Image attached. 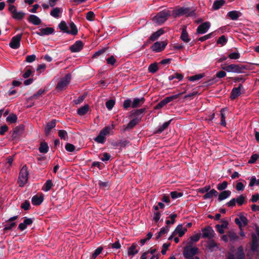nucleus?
I'll return each instance as SVG.
<instances>
[{
  "instance_id": "obj_1",
  "label": "nucleus",
  "mask_w": 259,
  "mask_h": 259,
  "mask_svg": "<svg viewBox=\"0 0 259 259\" xmlns=\"http://www.w3.org/2000/svg\"><path fill=\"white\" fill-rule=\"evenodd\" d=\"M171 15L169 10H164L159 12L153 19L154 23L157 25H161L164 23Z\"/></svg>"
},
{
  "instance_id": "obj_2",
  "label": "nucleus",
  "mask_w": 259,
  "mask_h": 259,
  "mask_svg": "<svg viewBox=\"0 0 259 259\" xmlns=\"http://www.w3.org/2000/svg\"><path fill=\"white\" fill-rule=\"evenodd\" d=\"M221 68L228 72L242 73L246 69V67L240 64H231L225 67L222 65Z\"/></svg>"
},
{
  "instance_id": "obj_3",
  "label": "nucleus",
  "mask_w": 259,
  "mask_h": 259,
  "mask_svg": "<svg viewBox=\"0 0 259 259\" xmlns=\"http://www.w3.org/2000/svg\"><path fill=\"white\" fill-rule=\"evenodd\" d=\"M28 176V168L26 165H24L20 170L18 180V183L20 187H23L27 183Z\"/></svg>"
},
{
  "instance_id": "obj_4",
  "label": "nucleus",
  "mask_w": 259,
  "mask_h": 259,
  "mask_svg": "<svg viewBox=\"0 0 259 259\" xmlns=\"http://www.w3.org/2000/svg\"><path fill=\"white\" fill-rule=\"evenodd\" d=\"M193 14L191 11L190 8L182 7L178 9L174 10L172 11L171 15L174 17H179L181 16H190Z\"/></svg>"
},
{
  "instance_id": "obj_5",
  "label": "nucleus",
  "mask_w": 259,
  "mask_h": 259,
  "mask_svg": "<svg viewBox=\"0 0 259 259\" xmlns=\"http://www.w3.org/2000/svg\"><path fill=\"white\" fill-rule=\"evenodd\" d=\"M71 78V76L70 74H66L58 82L56 89L59 91L65 90L70 83Z\"/></svg>"
},
{
  "instance_id": "obj_6",
  "label": "nucleus",
  "mask_w": 259,
  "mask_h": 259,
  "mask_svg": "<svg viewBox=\"0 0 259 259\" xmlns=\"http://www.w3.org/2000/svg\"><path fill=\"white\" fill-rule=\"evenodd\" d=\"M9 10L12 14V17L16 20H21L25 16V13L22 11H17L14 5H10Z\"/></svg>"
},
{
  "instance_id": "obj_7",
  "label": "nucleus",
  "mask_w": 259,
  "mask_h": 259,
  "mask_svg": "<svg viewBox=\"0 0 259 259\" xmlns=\"http://www.w3.org/2000/svg\"><path fill=\"white\" fill-rule=\"evenodd\" d=\"M198 248L191 246H186L183 251V254L185 258L193 257L198 252Z\"/></svg>"
},
{
  "instance_id": "obj_8",
  "label": "nucleus",
  "mask_w": 259,
  "mask_h": 259,
  "mask_svg": "<svg viewBox=\"0 0 259 259\" xmlns=\"http://www.w3.org/2000/svg\"><path fill=\"white\" fill-rule=\"evenodd\" d=\"M22 34H19L12 37L10 44V47L13 49H17L20 47Z\"/></svg>"
},
{
  "instance_id": "obj_9",
  "label": "nucleus",
  "mask_w": 259,
  "mask_h": 259,
  "mask_svg": "<svg viewBox=\"0 0 259 259\" xmlns=\"http://www.w3.org/2000/svg\"><path fill=\"white\" fill-rule=\"evenodd\" d=\"M202 237L203 238H208L211 239L214 237V232L212 228L210 226H208L202 229Z\"/></svg>"
},
{
  "instance_id": "obj_10",
  "label": "nucleus",
  "mask_w": 259,
  "mask_h": 259,
  "mask_svg": "<svg viewBox=\"0 0 259 259\" xmlns=\"http://www.w3.org/2000/svg\"><path fill=\"white\" fill-rule=\"evenodd\" d=\"M235 223L238 225L240 230H242V228L247 225L248 221L247 219L243 215H240L239 218L235 219Z\"/></svg>"
},
{
  "instance_id": "obj_11",
  "label": "nucleus",
  "mask_w": 259,
  "mask_h": 259,
  "mask_svg": "<svg viewBox=\"0 0 259 259\" xmlns=\"http://www.w3.org/2000/svg\"><path fill=\"white\" fill-rule=\"evenodd\" d=\"M210 27V23L209 22H205L200 25L197 28L196 32L199 34H202L206 33Z\"/></svg>"
},
{
  "instance_id": "obj_12",
  "label": "nucleus",
  "mask_w": 259,
  "mask_h": 259,
  "mask_svg": "<svg viewBox=\"0 0 259 259\" xmlns=\"http://www.w3.org/2000/svg\"><path fill=\"white\" fill-rule=\"evenodd\" d=\"M166 44L164 41H156L151 47L153 51L159 52L162 51L165 47Z\"/></svg>"
},
{
  "instance_id": "obj_13",
  "label": "nucleus",
  "mask_w": 259,
  "mask_h": 259,
  "mask_svg": "<svg viewBox=\"0 0 259 259\" xmlns=\"http://www.w3.org/2000/svg\"><path fill=\"white\" fill-rule=\"evenodd\" d=\"M54 31V29L52 27L41 28L36 32V34L39 36L48 35L52 34Z\"/></svg>"
},
{
  "instance_id": "obj_14",
  "label": "nucleus",
  "mask_w": 259,
  "mask_h": 259,
  "mask_svg": "<svg viewBox=\"0 0 259 259\" xmlns=\"http://www.w3.org/2000/svg\"><path fill=\"white\" fill-rule=\"evenodd\" d=\"M83 46V43L81 40H77L70 47V50L73 53L78 52L82 49Z\"/></svg>"
},
{
  "instance_id": "obj_15",
  "label": "nucleus",
  "mask_w": 259,
  "mask_h": 259,
  "mask_svg": "<svg viewBox=\"0 0 259 259\" xmlns=\"http://www.w3.org/2000/svg\"><path fill=\"white\" fill-rule=\"evenodd\" d=\"M242 85L240 84L237 88H233L232 90L230 98L232 100H234L238 97L241 94V89Z\"/></svg>"
},
{
  "instance_id": "obj_16",
  "label": "nucleus",
  "mask_w": 259,
  "mask_h": 259,
  "mask_svg": "<svg viewBox=\"0 0 259 259\" xmlns=\"http://www.w3.org/2000/svg\"><path fill=\"white\" fill-rule=\"evenodd\" d=\"M187 231V228L183 227L182 225L180 224L176 228L174 231V234L178 235L179 237H181L184 235Z\"/></svg>"
},
{
  "instance_id": "obj_17",
  "label": "nucleus",
  "mask_w": 259,
  "mask_h": 259,
  "mask_svg": "<svg viewBox=\"0 0 259 259\" xmlns=\"http://www.w3.org/2000/svg\"><path fill=\"white\" fill-rule=\"evenodd\" d=\"M221 222L222 223L221 225H215V228L219 233L223 234L225 232L224 229L228 227V222L225 220H222Z\"/></svg>"
},
{
  "instance_id": "obj_18",
  "label": "nucleus",
  "mask_w": 259,
  "mask_h": 259,
  "mask_svg": "<svg viewBox=\"0 0 259 259\" xmlns=\"http://www.w3.org/2000/svg\"><path fill=\"white\" fill-rule=\"evenodd\" d=\"M259 242V231H256V233L252 234V246L251 248L254 250L258 245Z\"/></svg>"
},
{
  "instance_id": "obj_19",
  "label": "nucleus",
  "mask_w": 259,
  "mask_h": 259,
  "mask_svg": "<svg viewBox=\"0 0 259 259\" xmlns=\"http://www.w3.org/2000/svg\"><path fill=\"white\" fill-rule=\"evenodd\" d=\"M32 223L33 221L31 219L25 218L23 221V222L19 224L18 228L20 230L23 231L27 228V226L30 225Z\"/></svg>"
},
{
  "instance_id": "obj_20",
  "label": "nucleus",
  "mask_w": 259,
  "mask_h": 259,
  "mask_svg": "<svg viewBox=\"0 0 259 259\" xmlns=\"http://www.w3.org/2000/svg\"><path fill=\"white\" fill-rule=\"evenodd\" d=\"M241 16V13L238 11H232L227 13V16L232 20H237Z\"/></svg>"
},
{
  "instance_id": "obj_21",
  "label": "nucleus",
  "mask_w": 259,
  "mask_h": 259,
  "mask_svg": "<svg viewBox=\"0 0 259 259\" xmlns=\"http://www.w3.org/2000/svg\"><path fill=\"white\" fill-rule=\"evenodd\" d=\"M63 12V9L61 8H54L51 12L50 15L54 18H58L60 17V14Z\"/></svg>"
},
{
  "instance_id": "obj_22",
  "label": "nucleus",
  "mask_w": 259,
  "mask_h": 259,
  "mask_svg": "<svg viewBox=\"0 0 259 259\" xmlns=\"http://www.w3.org/2000/svg\"><path fill=\"white\" fill-rule=\"evenodd\" d=\"M43 200L44 197L42 195H34L32 198L31 202L33 205H38L42 202Z\"/></svg>"
},
{
  "instance_id": "obj_23",
  "label": "nucleus",
  "mask_w": 259,
  "mask_h": 259,
  "mask_svg": "<svg viewBox=\"0 0 259 259\" xmlns=\"http://www.w3.org/2000/svg\"><path fill=\"white\" fill-rule=\"evenodd\" d=\"M28 21L35 25H39L41 22V20L34 15H30L28 18Z\"/></svg>"
},
{
  "instance_id": "obj_24",
  "label": "nucleus",
  "mask_w": 259,
  "mask_h": 259,
  "mask_svg": "<svg viewBox=\"0 0 259 259\" xmlns=\"http://www.w3.org/2000/svg\"><path fill=\"white\" fill-rule=\"evenodd\" d=\"M144 101L145 99L143 97L135 98L132 102V106L133 108L139 107L141 104L144 103Z\"/></svg>"
},
{
  "instance_id": "obj_25",
  "label": "nucleus",
  "mask_w": 259,
  "mask_h": 259,
  "mask_svg": "<svg viewBox=\"0 0 259 259\" xmlns=\"http://www.w3.org/2000/svg\"><path fill=\"white\" fill-rule=\"evenodd\" d=\"M89 109V106L87 104L84 105L77 109V113L79 116H83L88 112Z\"/></svg>"
},
{
  "instance_id": "obj_26",
  "label": "nucleus",
  "mask_w": 259,
  "mask_h": 259,
  "mask_svg": "<svg viewBox=\"0 0 259 259\" xmlns=\"http://www.w3.org/2000/svg\"><path fill=\"white\" fill-rule=\"evenodd\" d=\"M68 27L70 28V30H69V32H68V34H72L73 35H75L77 34L78 29L73 22H71L69 23Z\"/></svg>"
},
{
  "instance_id": "obj_27",
  "label": "nucleus",
  "mask_w": 259,
  "mask_h": 259,
  "mask_svg": "<svg viewBox=\"0 0 259 259\" xmlns=\"http://www.w3.org/2000/svg\"><path fill=\"white\" fill-rule=\"evenodd\" d=\"M217 191L214 189H212L210 191H208L203 196L204 199H207L211 198L213 196H217L218 195Z\"/></svg>"
},
{
  "instance_id": "obj_28",
  "label": "nucleus",
  "mask_w": 259,
  "mask_h": 259,
  "mask_svg": "<svg viewBox=\"0 0 259 259\" xmlns=\"http://www.w3.org/2000/svg\"><path fill=\"white\" fill-rule=\"evenodd\" d=\"M137 244L133 243L131 247L128 248L127 253L128 255H134L138 252V250L136 249Z\"/></svg>"
},
{
  "instance_id": "obj_29",
  "label": "nucleus",
  "mask_w": 259,
  "mask_h": 259,
  "mask_svg": "<svg viewBox=\"0 0 259 259\" xmlns=\"http://www.w3.org/2000/svg\"><path fill=\"white\" fill-rule=\"evenodd\" d=\"M231 195V191L229 190H225L222 191L219 195L218 199L219 201H222Z\"/></svg>"
},
{
  "instance_id": "obj_30",
  "label": "nucleus",
  "mask_w": 259,
  "mask_h": 259,
  "mask_svg": "<svg viewBox=\"0 0 259 259\" xmlns=\"http://www.w3.org/2000/svg\"><path fill=\"white\" fill-rule=\"evenodd\" d=\"M114 125L112 124L111 125L107 126L105 127L102 130H101L100 133L105 137L114 128Z\"/></svg>"
},
{
  "instance_id": "obj_31",
  "label": "nucleus",
  "mask_w": 259,
  "mask_h": 259,
  "mask_svg": "<svg viewBox=\"0 0 259 259\" xmlns=\"http://www.w3.org/2000/svg\"><path fill=\"white\" fill-rule=\"evenodd\" d=\"M56 126V121L55 120H53L51 121L48 122L47 124L45 131L47 135H48L51 130L55 127Z\"/></svg>"
},
{
  "instance_id": "obj_32",
  "label": "nucleus",
  "mask_w": 259,
  "mask_h": 259,
  "mask_svg": "<svg viewBox=\"0 0 259 259\" xmlns=\"http://www.w3.org/2000/svg\"><path fill=\"white\" fill-rule=\"evenodd\" d=\"M164 32V31L160 29L155 32L153 33L150 37V39L152 41H154L157 39L160 35H161Z\"/></svg>"
},
{
  "instance_id": "obj_33",
  "label": "nucleus",
  "mask_w": 259,
  "mask_h": 259,
  "mask_svg": "<svg viewBox=\"0 0 259 259\" xmlns=\"http://www.w3.org/2000/svg\"><path fill=\"white\" fill-rule=\"evenodd\" d=\"M171 120H169L166 122H165L163 123L162 125H159L157 130V133H162L164 130H165L169 125L170 123Z\"/></svg>"
},
{
  "instance_id": "obj_34",
  "label": "nucleus",
  "mask_w": 259,
  "mask_h": 259,
  "mask_svg": "<svg viewBox=\"0 0 259 259\" xmlns=\"http://www.w3.org/2000/svg\"><path fill=\"white\" fill-rule=\"evenodd\" d=\"M59 29L63 32L68 33L69 32L68 26H67L66 22L62 21L58 25Z\"/></svg>"
},
{
  "instance_id": "obj_35",
  "label": "nucleus",
  "mask_w": 259,
  "mask_h": 259,
  "mask_svg": "<svg viewBox=\"0 0 259 259\" xmlns=\"http://www.w3.org/2000/svg\"><path fill=\"white\" fill-rule=\"evenodd\" d=\"M206 247L210 251L214 250L215 248L217 247V244L213 240H209L207 242Z\"/></svg>"
},
{
  "instance_id": "obj_36",
  "label": "nucleus",
  "mask_w": 259,
  "mask_h": 259,
  "mask_svg": "<svg viewBox=\"0 0 259 259\" xmlns=\"http://www.w3.org/2000/svg\"><path fill=\"white\" fill-rule=\"evenodd\" d=\"M181 38L185 42H188L190 40L185 28H183L182 30Z\"/></svg>"
},
{
  "instance_id": "obj_37",
  "label": "nucleus",
  "mask_w": 259,
  "mask_h": 259,
  "mask_svg": "<svg viewBox=\"0 0 259 259\" xmlns=\"http://www.w3.org/2000/svg\"><path fill=\"white\" fill-rule=\"evenodd\" d=\"M184 92L180 93L178 94L170 96L169 97H167L165 98V101L166 102L167 104L174 101V100L177 99L178 98H179L181 95H182Z\"/></svg>"
},
{
  "instance_id": "obj_38",
  "label": "nucleus",
  "mask_w": 259,
  "mask_h": 259,
  "mask_svg": "<svg viewBox=\"0 0 259 259\" xmlns=\"http://www.w3.org/2000/svg\"><path fill=\"white\" fill-rule=\"evenodd\" d=\"M52 186H53V184H52V181L50 180H48L45 183L42 189L43 191H44L45 192H48L51 189Z\"/></svg>"
},
{
  "instance_id": "obj_39",
  "label": "nucleus",
  "mask_w": 259,
  "mask_h": 259,
  "mask_svg": "<svg viewBox=\"0 0 259 259\" xmlns=\"http://www.w3.org/2000/svg\"><path fill=\"white\" fill-rule=\"evenodd\" d=\"M225 4L224 0H219L215 1L213 3L212 8L214 10H217L220 9Z\"/></svg>"
},
{
  "instance_id": "obj_40",
  "label": "nucleus",
  "mask_w": 259,
  "mask_h": 259,
  "mask_svg": "<svg viewBox=\"0 0 259 259\" xmlns=\"http://www.w3.org/2000/svg\"><path fill=\"white\" fill-rule=\"evenodd\" d=\"M49 147L46 143H41L39 148V151L40 153H47L48 152Z\"/></svg>"
},
{
  "instance_id": "obj_41",
  "label": "nucleus",
  "mask_w": 259,
  "mask_h": 259,
  "mask_svg": "<svg viewBox=\"0 0 259 259\" xmlns=\"http://www.w3.org/2000/svg\"><path fill=\"white\" fill-rule=\"evenodd\" d=\"M225 111H226V109H225V108L222 109L221 110L220 114L221 116V124L224 126H225L226 125V120H225L226 115L224 113V112Z\"/></svg>"
},
{
  "instance_id": "obj_42",
  "label": "nucleus",
  "mask_w": 259,
  "mask_h": 259,
  "mask_svg": "<svg viewBox=\"0 0 259 259\" xmlns=\"http://www.w3.org/2000/svg\"><path fill=\"white\" fill-rule=\"evenodd\" d=\"M158 69V65L156 63L151 64L148 67V71L150 73H154Z\"/></svg>"
},
{
  "instance_id": "obj_43",
  "label": "nucleus",
  "mask_w": 259,
  "mask_h": 259,
  "mask_svg": "<svg viewBox=\"0 0 259 259\" xmlns=\"http://www.w3.org/2000/svg\"><path fill=\"white\" fill-rule=\"evenodd\" d=\"M204 76V74H198L188 77V79L190 81H194L199 80Z\"/></svg>"
},
{
  "instance_id": "obj_44",
  "label": "nucleus",
  "mask_w": 259,
  "mask_h": 259,
  "mask_svg": "<svg viewBox=\"0 0 259 259\" xmlns=\"http://www.w3.org/2000/svg\"><path fill=\"white\" fill-rule=\"evenodd\" d=\"M140 120L138 118H136L132 120L131 121L129 122V123L127 124V128H132L133 127H134L136 125H137Z\"/></svg>"
},
{
  "instance_id": "obj_45",
  "label": "nucleus",
  "mask_w": 259,
  "mask_h": 259,
  "mask_svg": "<svg viewBox=\"0 0 259 259\" xmlns=\"http://www.w3.org/2000/svg\"><path fill=\"white\" fill-rule=\"evenodd\" d=\"M228 57L230 59L237 60L240 58V54L238 52H231L228 55Z\"/></svg>"
},
{
  "instance_id": "obj_46",
  "label": "nucleus",
  "mask_w": 259,
  "mask_h": 259,
  "mask_svg": "<svg viewBox=\"0 0 259 259\" xmlns=\"http://www.w3.org/2000/svg\"><path fill=\"white\" fill-rule=\"evenodd\" d=\"M169 230V228L167 226L163 227L161 229L160 232L158 233V234L156 237L157 239L159 238L161 236H163V235L165 234L168 232Z\"/></svg>"
},
{
  "instance_id": "obj_47",
  "label": "nucleus",
  "mask_w": 259,
  "mask_h": 259,
  "mask_svg": "<svg viewBox=\"0 0 259 259\" xmlns=\"http://www.w3.org/2000/svg\"><path fill=\"white\" fill-rule=\"evenodd\" d=\"M245 254L243 249L242 246H240L238 248L237 251V259H244Z\"/></svg>"
},
{
  "instance_id": "obj_48",
  "label": "nucleus",
  "mask_w": 259,
  "mask_h": 259,
  "mask_svg": "<svg viewBox=\"0 0 259 259\" xmlns=\"http://www.w3.org/2000/svg\"><path fill=\"white\" fill-rule=\"evenodd\" d=\"M95 141L100 144H103L105 141V137L99 133V135L95 138Z\"/></svg>"
},
{
  "instance_id": "obj_49",
  "label": "nucleus",
  "mask_w": 259,
  "mask_h": 259,
  "mask_svg": "<svg viewBox=\"0 0 259 259\" xmlns=\"http://www.w3.org/2000/svg\"><path fill=\"white\" fill-rule=\"evenodd\" d=\"M17 117L15 114H10L7 118V121L10 123H14L17 121Z\"/></svg>"
},
{
  "instance_id": "obj_50",
  "label": "nucleus",
  "mask_w": 259,
  "mask_h": 259,
  "mask_svg": "<svg viewBox=\"0 0 259 259\" xmlns=\"http://www.w3.org/2000/svg\"><path fill=\"white\" fill-rule=\"evenodd\" d=\"M115 105V101L113 100H110L106 102V106L107 108L110 110H111Z\"/></svg>"
},
{
  "instance_id": "obj_51",
  "label": "nucleus",
  "mask_w": 259,
  "mask_h": 259,
  "mask_svg": "<svg viewBox=\"0 0 259 259\" xmlns=\"http://www.w3.org/2000/svg\"><path fill=\"white\" fill-rule=\"evenodd\" d=\"M228 186V183L226 181H224L222 183H220L218 185L217 189L220 191L225 190Z\"/></svg>"
},
{
  "instance_id": "obj_52",
  "label": "nucleus",
  "mask_w": 259,
  "mask_h": 259,
  "mask_svg": "<svg viewBox=\"0 0 259 259\" xmlns=\"http://www.w3.org/2000/svg\"><path fill=\"white\" fill-rule=\"evenodd\" d=\"M255 185H259V179L256 180L255 177L254 176H253L251 177V178L250 179V181L249 185L250 187H252Z\"/></svg>"
},
{
  "instance_id": "obj_53",
  "label": "nucleus",
  "mask_w": 259,
  "mask_h": 259,
  "mask_svg": "<svg viewBox=\"0 0 259 259\" xmlns=\"http://www.w3.org/2000/svg\"><path fill=\"white\" fill-rule=\"evenodd\" d=\"M103 250V248L102 247H98L94 251V252L92 254V258L95 259L97 257V256L99 255Z\"/></svg>"
},
{
  "instance_id": "obj_54",
  "label": "nucleus",
  "mask_w": 259,
  "mask_h": 259,
  "mask_svg": "<svg viewBox=\"0 0 259 259\" xmlns=\"http://www.w3.org/2000/svg\"><path fill=\"white\" fill-rule=\"evenodd\" d=\"M16 226L15 223H8L4 227V230H11L12 228Z\"/></svg>"
},
{
  "instance_id": "obj_55",
  "label": "nucleus",
  "mask_w": 259,
  "mask_h": 259,
  "mask_svg": "<svg viewBox=\"0 0 259 259\" xmlns=\"http://www.w3.org/2000/svg\"><path fill=\"white\" fill-rule=\"evenodd\" d=\"M58 134H59V136L60 137V138L64 139L65 140H66L67 137V133L65 131L59 130Z\"/></svg>"
},
{
  "instance_id": "obj_56",
  "label": "nucleus",
  "mask_w": 259,
  "mask_h": 259,
  "mask_svg": "<svg viewBox=\"0 0 259 259\" xmlns=\"http://www.w3.org/2000/svg\"><path fill=\"white\" fill-rule=\"evenodd\" d=\"M227 42V39L224 35L221 36L218 39L217 43L218 44H221L222 46L225 45Z\"/></svg>"
},
{
  "instance_id": "obj_57",
  "label": "nucleus",
  "mask_w": 259,
  "mask_h": 259,
  "mask_svg": "<svg viewBox=\"0 0 259 259\" xmlns=\"http://www.w3.org/2000/svg\"><path fill=\"white\" fill-rule=\"evenodd\" d=\"M108 64L113 65L116 62V60L113 56H111L106 59Z\"/></svg>"
},
{
  "instance_id": "obj_58",
  "label": "nucleus",
  "mask_w": 259,
  "mask_h": 259,
  "mask_svg": "<svg viewBox=\"0 0 259 259\" xmlns=\"http://www.w3.org/2000/svg\"><path fill=\"white\" fill-rule=\"evenodd\" d=\"M182 195V193L177 192L176 191H173L170 193V196L172 199H176L181 197Z\"/></svg>"
},
{
  "instance_id": "obj_59",
  "label": "nucleus",
  "mask_w": 259,
  "mask_h": 259,
  "mask_svg": "<svg viewBox=\"0 0 259 259\" xmlns=\"http://www.w3.org/2000/svg\"><path fill=\"white\" fill-rule=\"evenodd\" d=\"M95 17V14L92 11H89L87 13L86 18L89 21H93Z\"/></svg>"
},
{
  "instance_id": "obj_60",
  "label": "nucleus",
  "mask_w": 259,
  "mask_h": 259,
  "mask_svg": "<svg viewBox=\"0 0 259 259\" xmlns=\"http://www.w3.org/2000/svg\"><path fill=\"white\" fill-rule=\"evenodd\" d=\"M259 158V155L257 154H254L251 155L250 159L248 161L249 163H254L256 160Z\"/></svg>"
},
{
  "instance_id": "obj_61",
  "label": "nucleus",
  "mask_w": 259,
  "mask_h": 259,
  "mask_svg": "<svg viewBox=\"0 0 259 259\" xmlns=\"http://www.w3.org/2000/svg\"><path fill=\"white\" fill-rule=\"evenodd\" d=\"M65 149L67 151L72 152L75 150V146L72 144L67 143L65 145Z\"/></svg>"
},
{
  "instance_id": "obj_62",
  "label": "nucleus",
  "mask_w": 259,
  "mask_h": 259,
  "mask_svg": "<svg viewBox=\"0 0 259 259\" xmlns=\"http://www.w3.org/2000/svg\"><path fill=\"white\" fill-rule=\"evenodd\" d=\"M229 237L231 241H236L238 239V237L234 232H230L229 234Z\"/></svg>"
},
{
  "instance_id": "obj_63",
  "label": "nucleus",
  "mask_w": 259,
  "mask_h": 259,
  "mask_svg": "<svg viewBox=\"0 0 259 259\" xmlns=\"http://www.w3.org/2000/svg\"><path fill=\"white\" fill-rule=\"evenodd\" d=\"M36 56L35 55L27 56L26 58V61L28 63H31L35 61Z\"/></svg>"
},
{
  "instance_id": "obj_64",
  "label": "nucleus",
  "mask_w": 259,
  "mask_h": 259,
  "mask_svg": "<svg viewBox=\"0 0 259 259\" xmlns=\"http://www.w3.org/2000/svg\"><path fill=\"white\" fill-rule=\"evenodd\" d=\"M245 198L243 196L240 195L236 199V202L238 205H241L244 202Z\"/></svg>"
}]
</instances>
